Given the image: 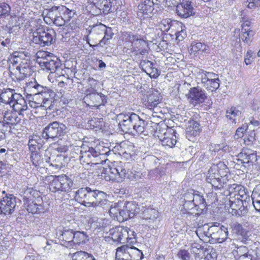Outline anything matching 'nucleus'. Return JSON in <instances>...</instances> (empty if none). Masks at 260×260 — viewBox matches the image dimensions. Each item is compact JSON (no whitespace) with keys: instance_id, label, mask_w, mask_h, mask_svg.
<instances>
[{"instance_id":"51","label":"nucleus","mask_w":260,"mask_h":260,"mask_svg":"<svg viewBox=\"0 0 260 260\" xmlns=\"http://www.w3.org/2000/svg\"><path fill=\"white\" fill-rule=\"evenodd\" d=\"M59 11L62 14L63 18L70 19L72 17V11L64 6H59Z\"/></svg>"},{"instance_id":"41","label":"nucleus","mask_w":260,"mask_h":260,"mask_svg":"<svg viewBox=\"0 0 260 260\" xmlns=\"http://www.w3.org/2000/svg\"><path fill=\"white\" fill-rule=\"evenodd\" d=\"M242 32L243 34L241 37L242 41L246 43H250L254 35V31L250 28H244L242 29Z\"/></svg>"},{"instance_id":"50","label":"nucleus","mask_w":260,"mask_h":260,"mask_svg":"<svg viewBox=\"0 0 260 260\" xmlns=\"http://www.w3.org/2000/svg\"><path fill=\"white\" fill-rule=\"evenodd\" d=\"M39 206L37 203L31 202L28 203L26 207V209L28 212L35 214L40 212Z\"/></svg>"},{"instance_id":"29","label":"nucleus","mask_w":260,"mask_h":260,"mask_svg":"<svg viewBox=\"0 0 260 260\" xmlns=\"http://www.w3.org/2000/svg\"><path fill=\"white\" fill-rule=\"evenodd\" d=\"M232 193L231 196H232ZM230 208L232 210L231 213L232 214H239V211L241 212L243 209H244V202L240 200L238 201L234 199L232 196L230 197Z\"/></svg>"},{"instance_id":"44","label":"nucleus","mask_w":260,"mask_h":260,"mask_svg":"<svg viewBox=\"0 0 260 260\" xmlns=\"http://www.w3.org/2000/svg\"><path fill=\"white\" fill-rule=\"evenodd\" d=\"M30 158L32 164L35 167L44 166V159L39 152L31 154Z\"/></svg>"},{"instance_id":"49","label":"nucleus","mask_w":260,"mask_h":260,"mask_svg":"<svg viewBox=\"0 0 260 260\" xmlns=\"http://www.w3.org/2000/svg\"><path fill=\"white\" fill-rule=\"evenodd\" d=\"M23 195L24 199L28 200L31 197L35 198L38 195V192L32 188H27L23 191Z\"/></svg>"},{"instance_id":"19","label":"nucleus","mask_w":260,"mask_h":260,"mask_svg":"<svg viewBox=\"0 0 260 260\" xmlns=\"http://www.w3.org/2000/svg\"><path fill=\"white\" fill-rule=\"evenodd\" d=\"M239 159L243 164H253L257 160V155L255 151L248 149H244L238 155Z\"/></svg>"},{"instance_id":"56","label":"nucleus","mask_w":260,"mask_h":260,"mask_svg":"<svg viewBox=\"0 0 260 260\" xmlns=\"http://www.w3.org/2000/svg\"><path fill=\"white\" fill-rule=\"evenodd\" d=\"M217 234H219V235H220L221 238L215 237V238H217L218 240L221 239V241H223L225 239H226L227 238V236H228V229H224L223 230V229H219L217 231Z\"/></svg>"},{"instance_id":"6","label":"nucleus","mask_w":260,"mask_h":260,"mask_svg":"<svg viewBox=\"0 0 260 260\" xmlns=\"http://www.w3.org/2000/svg\"><path fill=\"white\" fill-rule=\"evenodd\" d=\"M99 192L89 187L81 188L76 192L75 199L86 207H92Z\"/></svg>"},{"instance_id":"26","label":"nucleus","mask_w":260,"mask_h":260,"mask_svg":"<svg viewBox=\"0 0 260 260\" xmlns=\"http://www.w3.org/2000/svg\"><path fill=\"white\" fill-rule=\"evenodd\" d=\"M104 36L101 39L99 43L98 44L92 45L91 44L89 43V41L88 40H87V43L89 45L90 47H92V48H94L96 46H101L103 47L104 45L107 44L108 43V41L111 39L113 38V36L114 35V33L113 32L112 29L111 27H107L106 25H105V29H104Z\"/></svg>"},{"instance_id":"14","label":"nucleus","mask_w":260,"mask_h":260,"mask_svg":"<svg viewBox=\"0 0 260 260\" xmlns=\"http://www.w3.org/2000/svg\"><path fill=\"white\" fill-rule=\"evenodd\" d=\"M176 134L174 129L168 128L162 134L158 136V137L163 146L173 148L177 143Z\"/></svg>"},{"instance_id":"27","label":"nucleus","mask_w":260,"mask_h":260,"mask_svg":"<svg viewBox=\"0 0 260 260\" xmlns=\"http://www.w3.org/2000/svg\"><path fill=\"white\" fill-rule=\"evenodd\" d=\"M235 193L232 197L234 199L246 203L250 201L249 196L246 193L245 188L241 185H236L234 187Z\"/></svg>"},{"instance_id":"25","label":"nucleus","mask_w":260,"mask_h":260,"mask_svg":"<svg viewBox=\"0 0 260 260\" xmlns=\"http://www.w3.org/2000/svg\"><path fill=\"white\" fill-rule=\"evenodd\" d=\"M182 25V23L168 18L162 19L159 24V28L164 32L168 31L171 28L174 29L175 28L181 27Z\"/></svg>"},{"instance_id":"38","label":"nucleus","mask_w":260,"mask_h":260,"mask_svg":"<svg viewBox=\"0 0 260 260\" xmlns=\"http://www.w3.org/2000/svg\"><path fill=\"white\" fill-rule=\"evenodd\" d=\"M72 258L73 260H95L91 254L83 251L74 253Z\"/></svg>"},{"instance_id":"31","label":"nucleus","mask_w":260,"mask_h":260,"mask_svg":"<svg viewBox=\"0 0 260 260\" xmlns=\"http://www.w3.org/2000/svg\"><path fill=\"white\" fill-rule=\"evenodd\" d=\"M198 75L201 78L202 82H207V81L210 82L213 80H219L217 74L212 72H207L202 70L199 71Z\"/></svg>"},{"instance_id":"37","label":"nucleus","mask_w":260,"mask_h":260,"mask_svg":"<svg viewBox=\"0 0 260 260\" xmlns=\"http://www.w3.org/2000/svg\"><path fill=\"white\" fill-rule=\"evenodd\" d=\"M4 120L9 125H14L20 121V119L15 115L11 112H6L4 115Z\"/></svg>"},{"instance_id":"34","label":"nucleus","mask_w":260,"mask_h":260,"mask_svg":"<svg viewBox=\"0 0 260 260\" xmlns=\"http://www.w3.org/2000/svg\"><path fill=\"white\" fill-rule=\"evenodd\" d=\"M200 129V124L198 122L193 120L189 121L186 127V132L188 134L196 136L199 134Z\"/></svg>"},{"instance_id":"63","label":"nucleus","mask_w":260,"mask_h":260,"mask_svg":"<svg viewBox=\"0 0 260 260\" xmlns=\"http://www.w3.org/2000/svg\"><path fill=\"white\" fill-rule=\"evenodd\" d=\"M11 126L9 125L4 120L0 121V130L4 132L5 134L8 131H10Z\"/></svg>"},{"instance_id":"5","label":"nucleus","mask_w":260,"mask_h":260,"mask_svg":"<svg viewBox=\"0 0 260 260\" xmlns=\"http://www.w3.org/2000/svg\"><path fill=\"white\" fill-rule=\"evenodd\" d=\"M143 254L134 246L124 245L116 249L115 258L117 260H141Z\"/></svg>"},{"instance_id":"10","label":"nucleus","mask_w":260,"mask_h":260,"mask_svg":"<svg viewBox=\"0 0 260 260\" xmlns=\"http://www.w3.org/2000/svg\"><path fill=\"white\" fill-rule=\"evenodd\" d=\"M90 3L87 6L90 8H92V11L90 12L92 15H98L100 14H108L110 12L111 8V3L110 0H88Z\"/></svg>"},{"instance_id":"11","label":"nucleus","mask_w":260,"mask_h":260,"mask_svg":"<svg viewBox=\"0 0 260 260\" xmlns=\"http://www.w3.org/2000/svg\"><path fill=\"white\" fill-rule=\"evenodd\" d=\"M136 114L134 113H122L118 114L117 119L119 121V127L124 133H132L134 123L133 119L136 117Z\"/></svg>"},{"instance_id":"42","label":"nucleus","mask_w":260,"mask_h":260,"mask_svg":"<svg viewBox=\"0 0 260 260\" xmlns=\"http://www.w3.org/2000/svg\"><path fill=\"white\" fill-rule=\"evenodd\" d=\"M87 238L86 233L84 232H74L73 241L75 243L80 244L85 242Z\"/></svg>"},{"instance_id":"45","label":"nucleus","mask_w":260,"mask_h":260,"mask_svg":"<svg viewBox=\"0 0 260 260\" xmlns=\"http://www.w3.org/2000/svg\"><path fill=\"white\" fill-rule=\"evenodd\" d=\"M219 80L207 81V82H202L203 86L208 90L212 92L216 91L219 87Z\"/></svg>"},{"instance_id":"30","label":"nucleus","mask_w":260,"mask_h":260,"mask_svg":"<svg viewBox=\"0 0 260 260\" xmlns=\"http://www.w3.org/2000/svg\"><path fill=\"white\" fill-rule=\"evenodd\" d=\"M117 175L116 177V181L117 182H122L125 179L128 178V171L125 168V164L120 162L117 165Z\"/></svg>"},{"instance_id":"12","label":"nucleus","mask_w":260,"mask_h":260,"mask_svg":"<svg viewBox=\"0 0 260 260\" xmlns=\"http://www.w3.org/2000/svg\"><path fill=\"white\" fill-rule=\"evenodd\" d=\"M186 96L189 103L194 106L204 103L207 99L205 91L199 87L191 88Z\"/></svg>"},{"instance_id":"2","label":"nucleus","mask_w":260,"mask_h":260,"mask_svg":"<svg viewBox=\"0 0 260 260\" xmlns=\"http://www.w3.org/2000/svg\"><path fill=\"white\" fill-rule=\"evenodd\" d=\"M138 204L133 201L114 203L109 209L111 217L119 222H123L128 218H133L139 212Z\"/></svg>"},{"instance_id":"48","label":"nucleus","mask_w":260,"mask_h":260,"mask_svg":"<svg viewBox=\"0 0 260 260\" xmlns=\"http://www.w3.org/2000/svg\"><path fill=\"white\" fill-rule=\"evenodd\" d=\"M153 63L148 60H142L140 61V66L142 70L146 73H148L150 71L151 68H152Z\"/></svg>"},{"instance_id":"40","label":"nucleus","mask_w":260,"mask_h":260,"mask_svg":"<svg viewBox=\"0 0 260 260\" xmlns=\"http://www.w3.org/2000/svg\"><path fill=\"white\" fill-rule=\"evenodd\" d=\"M210 229H196L194 231L197 236L201 240H206V238H209L212 237V238H215L214 234H211L209 232Z\"/></svg>"},{"instance_id":"39","label":"nucleus","mask_w":260,"mask_h":260,"mask_svg":"<svg viewBox=\"0 0 260 260\" xmlns=\"http://www.w3.org/2000/svg\"><path fill=\"white\" fill-rule=\"evenodd\" d=\"M158 212L153 208H147L143 213V218L145 220L149 219L151 221H153L158 216Z\"/></svg>"},{"instance_id":"55","label":"nucleus","mask_w":260,"mask_h":260,"mask_svg":"<svg viewBox=\"0 0 260 260\" xmlns=\"http://www.w3.org/2000/svg\"><path fill=\"white\" fill-rule=\"evenodd\" d=\"M10 10V7L6 3H2L0 5V16L8 14Z\"/></svg>"},{"instance_id":"13","label":"nucleus","mask_w":260,"mask_h":260,"mask_svg":"<svg viewBox=\"0 0 260 260\" xmlns=\"http://www.w3.org/2000/svg\"><path fill=\"white\" fill-rule=\"evenodd\" d=\"M176 12L178 15L183 18H187L195 14L190 0H179L176 6Z\"/></svg>"},{"instance_id":"35","label":"nucleus","mask_w":260,"mask_h":260,"mask_svg":"<svg viewBox=\"0 0 260 260\" xmlns=\"http://www.w3.org/2000/svg\"><path fill=\"white\" fill-rule=\"evenodd\" d=\"M56 18L55 15L54 10L53 7L48 10L46 16L44 18L45 20L47 23H51L53 22L54 24L57 26H62L64 24V21H61V22H57Z\"/></svg>"},{"instance_id":"47","label":"nucleus","mask_w":260,"mask_h":260,"mask_svg":"<svg viewBox=\"0 0 260 260\" xmlns=\"http://www.w3.org/2000/svg\"><path fill=\"white\" fill-rule=\"evenodd\" d=\"M37 62L40 64L41 66L43 61H46L47 60V58H49V57H51V56L49 54L48 52L45 51H39L37 53Z\"/></svg>"},{"instance_id":"15","label":"nucleus","mask_w":260,"mask_h":260,"mask_svg":"<svg viewBox=\"0 0 260 260\" xmlns=\"http://www.w3.org/2000/svg\"><path fill=\"white\" fill-rule=\"evenodd\" d=\"M16 198L12 194H6L0 201V214H12L16 206Z\"/></svg>"},{"instance_id":"9","label":"nucleus","mask_w":260,"mask_h":260,"mask_svg":"<svg viewBox=\"0 0 260 260\" xmlns=\"http://www.w3.org/2000/svg\"><path fill=\"white\" fill-rule=\"evenodd\" d=\"M158 7L157 0H145L138 6L137 16L141 19L150 17L155 8Z\"/></svg>"},{"instance_id":"54","label":"nucleus","mask_w":260,"mask_h":260,"mask_svg":"<svg viewBox=\"0 0 260 260\" xmlns=\"http://www.w3.org/2000/svg\"><path fill=\"white\" fill-rule=\"evenodd\" d=\"M136 42H135L132 46H133L134 48H137L138 49V50H140V48L141 47H144L146 45V42L143 40L139 36V38L136 40Z\"/></svg>"},{"instance_id":"62","label":"nucleus","mask_w":260,"mask_h":260,"mask_svg":"<svg viewBox=\"0 0 260 260\" xmlns=\"http://www.w3.org/2000/svg\"><path fill=\"white\" fill-rule=\"evenodd\" d=\"M201 246L197 243L192 244L191 246L190 251L196 254H199L201 251Z\"/></svg>"},{"instance_id":"16","label":"nucleus","mask_w":260,"mask_h":260,"mask_svg":"<svg viewBox=\"0 0 260 260\" xmlns=\"http://www.w3.org/2000/svg\"><path fill=\"white\" fill-rule=\"evenodd\" d=\"M217 167L215 166L210 168L206 177V181L214 187L219 189L223 187L224 182L222 181V177L217 172Z\"/></svg>"},{"instance_id":"59","label":"nucleus","mask_w":260,"mask_h":260,"mask_svg":"<svg viewBox=\"0 0 260 260\" xmlns=\"http://www.w3.org/2000/svg\"><path fill=\"white\" fill-rule=\"evenodd\" d=\"M245 131L246 126H242L241 127H239L236 132V134L234 136L235 138L237 139L239 138L242 137Z\"/></svg>"},{"instance_id":"33","label":"nucleus","mask_w":260,"mask_h":260,"mask_svg":"<svg viewBox=\"0 0 260 260\" xmlns=\"http://www.w3.org/2000/svg\"><path fill=\"white\" fill-rule=\"evenodd\" d=\"M105 25L102 23L96 24L92 26L89 34L96 37L95 40L100 39L104 32Z\"/></svg>"},{"instance_id":"64","label":"nucleus","mask_w":260,"mask_h":260,"mask_svg":"<svg viewBox=\"0 0 260 260\" xmlns=\"http://www.w3.org/2000/svg\"><path fill=\"white\" fill-rule=\"evenodd\" d=\"M101 221L96 218H92L90 220L89 223L90 228H99L101 226Z\"/></svg>"},{"instance_id":"8","label":"nucleus","mask_w":260,"mask_h":260,"mask_svg":"<svg viewBox=\"0 0 260 260\" xmlns=\"http://www.w3.org/2000/svg\"><path fill=\"white\" fill-rule=\"evenodd\" d=\"M55 32L53 29L43 30L39 28L34 33L33 41L42 46H49L54 42Z\"/></svg>"},{"instance_id":"22","label":"nucleus","mask_w":260,"mask_h":260,"mask_svg":"<svg viewBox=\"0 0 260 260\" xmlns=\"http://www.w3.org/2000/svg\"><path fill=\"white\" fill-rule=\"evenodd\" d=\"M134 123L133 127V132H135L138 134H143L145 136L148 135L147 130V122L140 118L138 115L136 114V117L133 119Z\"/></svg>"},{"instance_id":"46","label":"nucleus","mask_w":260,"mask_h":260,"mask_svg":"<svg viewBox=\"0 0 260 260\" xmlns=\"http://www.w3.org/2000/svg\"><path fill=\"white\" fill-rule=\"evenodd\" d=\"M60 238H62V240L70 242L73 241L74 231L72 230L68 229L62 232L59 231Z\"/></svg>"},{"instance_id":"60","label":"nucleus","mask_w":260,"mask_h":260,"mask_svg":"<svg viewBox=\"0 0 260 260\" xmlns=\"http://www.w3.org/2000/svg\"><path fill=\"white\" fill-rule=\"evenodd\" d=\"M147 74L149 75L150 77L156 78L159 75L160 72L153 66L152 68H151L150 71Z\"/></svg>"},{"instance_id":"57","label":"nucleus","mask_w":260,"mask_h":260,"mask_svg":"<svg viewBox=\"0 0 260 260\" xmlns=\"http://www.w3.org/2000/svg\"><path fill=\"white\" fill-rule=\"evenodd\" d=\"M117 166L114 168H111L109 169V171L108 172V174L109 175V179L112 181H116V178H115V177H117Z\"/></svg>"},{"instance_id":"3","label":"nucleus","mask_w":260,"mask_h":260,"mask_svg":"<svg viewBox=\"0 0 260 260\" xmlns=\"http://www.w3.org/2000/svg\"><path fill=\"white\" fill-rule=\"evenodd\" d=\"M10 60L13 66H16L14 73L16 80H23L31 75L32 70L29 59L22 53L15 52Z\"/></svg>"},{"instance_id":"18","label":"nucleus","mask_w":260,"mask_h":260,"mask_svg":"<svg viewBox=\"0 0 260 260\" xmlns=\"http://www.w3.org/2000/svg\"><path fill=\"white\" fill-rule=\"evenodd\" d=\"M42 64L40 66L42 70L50 71L51 73L57 72L61 66V63L59 60L55 57H51L47 58L46 61L42 62Z\"/></svg>"},{"instance_id":"61","label":"nucleus","mask_w":260,"mask_h":260,"mask_svg":"<svg viewBox=\"0 0 260 260\" xmlns=\"http://www.w3.org/2000/svg\"><path fill=\"white\" fill-rule=\"evenodd\" d=\"M139 37V36L137 35H134L132 33H129L127 34L125 39L126 41L131 43L132 45L135 42H136V40H137Z\"/></svg>"},{"instance_id":"1","label":"nucleus","mask_w":260,"mask_h":260,"mask_svg":"<svg viewBox=\"0 0 260 260\" xmlns=\"http://www.w3.org/2000/svg\"><path fill=\"white\" fill-rule=\"evenodd\" d=\"M24 91L27 95H32L35 100L34 108L43 107L45 110H52L53 108L54 92L42 85L35 80L26 82Z\"/></svg>"},{"instance_id":"23","label":"nucleus","mask_w":260,"mask_h":260,"mask_svg":"<svg viewBox=\"0 0 260 260\" xmlns=\"http://www.w3.org/2000/svg\"><path fill=\"white\" fill-rule=\"evenodd\" d=\"M147 98V100L146 102L145 106L149 109H157V107L160 104L161 99L160 94L157 91L149 93Z\"/></svg>"},{"instance_id":"36","label":"nucleus","mask_w":260,"mask_h":260,"mask_svg":"<svg viewBox=\"0 0 260 260\" xmlns=\"http://www.w3.org/2000/svg\"><path fill=\"white\" fill-rule=\"evenodd\" d=\"M208 47L205 44L201 42L193 43L191 44L190 51L191 53L194 54H202L206 53L208 50Z\"/></svg>"},{"instance_id":"7","label":"nucleus","mask_w":260,"mask_h":260,"mask_svg":"<svg viewBox=\"0 0 260 260\" xmlns=\"http://www.w3.org/2000/svg\"><path fill=\"white\" fill-rule=\"evenodd\" d=\"M50 178L53 179L49 185V189L53 192L69 191L73 184L72 180L66 175L51 176Z\"/></svg>"},{"instance_id":"32","label":"nucleus","mask_w":260,"mask_h":260,"mask_svg":"<svg viewBox=\"0 0 260 260\" xmlns=\"http://www.w3.org/2000/svg\"><path fill=\"white\" fill-rule=\"evenodd\" d=\"M91 100L93 101L94 106L99 107L104 105L107 103V99L104 94L101 93H95L90 95Z\"/></svg>"},{"instance_id":"20","label":"nucleus","mask_w":260,"mask_h":260,"mask_svg":"<svg viewBox=\"0 0 260 260\" xmlns=\"http://www.w3.org/2000/svg\"><path fill=\"white\" fill-rule=\"evenodd\" d=\"M207 205L204 198L200 194L196 193L192 204V207H194L197 211L195 214L200 215L205 213L207 210Z\"/></svg>"},{"instance_id":"17","label":"nucleus","mask_w":260,"mask_h":260,"mask_svg":"<svg viewBox=\"0 0 260 260\" xmlns=\"http://www.w3.org/2000/svg\"><path fill=\"white\" fill-rule=\"evenodd\" d=\"M99 154V152L95 150L94 148L90 147L86 145L83 144L81 146L80 160L84 163L90 165L91 159L93 156Z\"/></svg>"},{"instance_id":"53","label":"nucleus","mask_w":260,"mask_h":260,"mask_svg":"<svg viewBox=\"0 0 260 260\" xmlns=\"http://www.w3.org/2000/svg\"><path fill=\"white\" fill-rule=\"evenodd\" d=\"M177 256L182 260H190L191 255L186 250H180L177 253Z\"/></svg>"},{"instance_id":"28","label":"nucleus","mask_w":260,"mask_h":260,"mask_svg":"<svg viewBox=\"0 0 260 260\" xmlns=\"http://www.w3.org/2000/svg\"><path fill=\"white\" fill-rule=\"evenodd\" d=\"M105 193L102 191L99 192L96 197V201H94L92 207H100L102 208H106L111 207L112 205H110V202L105 198ZM112 204V205H113Z\"/></svg>"},{"instance_id":"58","label":"nucleus","mask_w":260,"mask_h":260,"mask_svg":"<svg viewBox=\"0 0 260 260\" xmlns=\"http://www.w3.org/2000/svg\"><path fill=\"white\" fill-rule=\"evenodd\" d=\"M123 229L124 230V232L125 234H126L127 235V237H126V239L131 240L133 238L136 239V233L132 230V229Z\"/></svg>"},{"instance_id":"43","label":"nucleus","mask_w":260,"mask_h":260,"mask_svg":"<svg viewBox=\"0 0 260 260\" xmlns=\"http://www.w3.org/2000/svg\"><path fill=\"white\" fill-rule=\"evenodd\" d=\"M195 194L194 192H188L185 194L184 196V207H186L187 209H192L193 207H192V204L194 200V198L195 197Z\"/></svg>"},{"instance_id":"4","label":"nucleus","mask_w":260,"mask_h":260,"mask_svg":"<svg viewBox=\"0 0 260 260\" xmlns=\"http://www.w3.org/2000/svg\"><path fill=\"white\" fill-rule=\"evenodd\" d=\"M67 128L66 125L62 123L52 122L44 128L42 136L47 140L55 141L66 133Z\"/></svg>"},{"instance_id":"52","label":"nucleus","mask_w":260,"mask_h":260,"mask_svg":"<svg viewBox=\"0 0 260 260\" xmlns=\"http://www.w3.org/2000/svg\"><path fill=\"white\" fill-rule=\"evenodd\" d=\"M116 229H110L109 232L112 236L111 238L114 241L122 243V238L120 237V233L118 231H116Z\"/></svg>"},{"instance_id":"24","label":"nucleus","mask_w":260,"mask_h":260,"mask_svg":"<svg viewBox=\"0 0 260 260\" xmlns=\"http://www.w3.org/2000/svg\"><path fill=\"white\" fill-rule=\"evenodd\" d=\"M18 93L15 92V90L11 88L4 89L0 94V104L4 103L11 105L15 100V95Z\"/></svg>"},{"instance_id":"21","label":"nucleus","mask_w":260,"mask_h":260,"mask_svg":"<svg viewBox=\"0 0 260 260\" xmlns=\"http://www.w3.org/2000/svg\"><path fill=\"white\" fill-rule=\"evenodd\" d=\"M15 98L10 106L13 107V110L16 112H18L19 115H22V112L27 109V103L24 98L20 94L15 95Z\"/></svg>"}]
</instances>
